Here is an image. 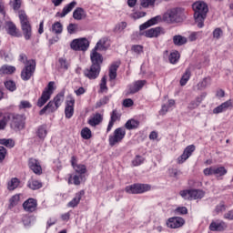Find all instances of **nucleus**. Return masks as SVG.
<instances>
[{
  "mask_svg": "<svg viewBox=\"0 0 233 233\" xmlns=\"http://www.w3.org/2000/svg\"><path fill=\"white\" fill-rule=\"evenodd\" d=\"M58 63L61 68H64V70H68V66H70V65L68 64V62H66L65 58H59Z\"/></svg>",
  "mask_w": 233,
  "mask_h": 233,
  "instance_id": "58",
  "label": "nucleus"
},
{
  "mask_svg": "<svg viewBox=\"0 0 233 233\" xmlns=\"http://www.w3.org/2000/svg\"><path fill=\"white\" fill-rule=\"evenodd\" d=\"M71 165L77 174L83 175L86 173V166L77 164V158L76 157H71Z\"/></svg>",
  "mask_w": 233,
  "mask_h": 233,
  "instance_id": "16",
  "label": "nucleus"
},
{
  "mask_svg": "<svg viewBox=\"0 0 233 233\" xmlns=\"http://www.w3.org/2000/svg\"><path fill=\"white\" fill-rule=\"evenodd\" d=\"M192 8L194 10L195 23L198 28L205 26V19H207V14L208 13V5L205 2H196L193 4Z\"/></svg>",
  "mask_w": 233,
  "mask_h": 233,
  "instance_id": "1",
  "label": "nucleus"
},
{
  "mask_svg": "<svg viewBox=\"0 0 233 233\" xmlns=\"http://www.w3.org/2000/svg\"><path fill=\"white\" fill-rule=\"evenodd\" d=\"M23 208L25 212H35V208H37V200L35 198H28L23 203Z\"/></svg>",
  "mask_w": 233,
  "mask_h": 233,
  "instance_id": "15",
  "label": "nucleus"
},
{
  "mask_svg": "<svg viewBox=\"0 0 233 233\" xmlns=\"http://www.w3.org/2000/svg\"><path fill=\"white\" fill-rule=\"evenodd\" d=\"M88 46H90V42L86 38H76L70 44V47L75 51L86 52Z\"/></svg>",
  "mask_w": 233,
  "mask_h": 233,
  "instance_id": "6",
  "label": "nucleus"
},
{
  "mask_svg": "<svg viewBox=\"0 0 233 233\" xmlns=\"http://www.w3.org/2000/svg\"><path fill=\"white\" fill-rule=\"evenodd\" d=\"M19 199H21V198L19 197V195H15V196H13V197L9 199V208H14V207H15V206L19 203Z\"/></svg>",
  "mask_w": 233,
  "mask_h": 233,
  "instance_id": "49",
  "label": "nucleus"
},
{
  "mask_svg": "<svg viewBox=\"0 0 233 233\" xmlns=\"http://www.w3.org/2000/svg\"><path fill=\"white\" fill-rule=\"evenodd\" d=\"M117 68H119V62H114L109 67V79L114 81L117 77Z\"/></svg>",
  "mask_w": 233,
  "mask_h": 233,
  "instance_id": "24",
  "label": "nucleus"
},
{
  "mask_svg": "<svg viewBox=\"0 0 233 233\" xmlns=\"http://www.w3.org/2000/svg\"><path fill=\"white\" fill-rule=\"evenodd\" d=\"M51 32L56 34V35L63 34V24L61 22H55L51 26Z\"/></svg>",
  "mask_w": 233,
  "mask_h": 233,
  "instance_id": "30",
  "label": "nucleus"
},
{
  "mask_svg": "<svg viewBox=\"0 0 233 233\" xmlns=\"http://www.w3.org/2000/svg\"><path fill=\"white\" fill-rule=\"evenodd\" d=\"M9 121H10V116L8 115V113L3 114V112H0V130H5Z\"/></svg>",
  "mask_w": 233,
  "mask_h": 233,
  "instance_id": "28",
  "label": "nucleus"
},
{
  "mask_svg": "<svg viewBox=\"0 0 233 233\" xmlns=\"http://www.w3.org/2000/svg\"><path fill=\"white\" fill-rule=\"evenodd\" d=\"M53 101L55 102L56 106H57V108H59V106H61V105H63V101H65V92H60L59 94H57Z\"/></svg>",
  "mask_w": 233,
  "mask_h": 233,
  "instance_id": "38",
  "label": "nucleus"
},
{
  "mask_svg": "<svg viewBox=\"0 0 233 233\" xmlns=\"http://www.w3.org/2000/svg\"><path fill=\"white\" fill-rule=\"evenodd\" d=\"M147 85V80H137L132 85L129 86V93L130 94H137L139 92L141 88H143Z\"/></svg>",
  "mask_w": 233,
  "mask_h": 233,
  "instance_id": "19",
  "label": "nucleus"
},
{
  "mask_svg": "<svg viewBox=\"0 0 233 233\" xmlns=\"http://www.w3.org/2000/svg\"><path fill=\"white\" fill-rule=\"evenodd\" d=\"M106 44V41L105 39H100L96 46L94 47L93 51L97 52V50H99L100 52H102L103 50H106V47L105 46V45Z\"/></svg>",
  "mask_w": 233,
  "mask_h": 233,
  "instance_id": "44",
  "label": "nucleus"
},
{
  "mask_svg": "<svg viewBox=\"0 0 233 233\" xmlns=\"http://www.w3.org/2000/svg\"><path fill=\"white\" fill-rule=\"evenodd\" d=\"M78 25L76 24H69L67 25V32L68 34H76L77 32Z\"/></svg>",
  "mask_w": 233,
  "mask_h": 233,
  "instance_id": "55",
  "label": "nucleus"
},
{
  "mask_svg": "<svg viewBox=\"0 0 233 233\" xmlns=\"http://www.w3.org/2000/svg\"><path fill=\"white\" fill-rule=\"evenodd\" d=\"M83 196H85V191H83V190L76 193L75 198L70 202H68L67 207H69V208H75V207H77V205H79V202L81 201V198H83Z\"/></svg>",
  "mask_w": 233,
  "mask_h": 233,
  "instance_id": "23",
  "label": "nucleus"
},
{
  "mask_svg": "<svg viewBox=\"0 0 233 233\" xmlns=\"http://www.w3.org/2000/svg\"><path fill=\"white\" fill-rule=\"evenodd\" d=\"M183 225H185V218L180 217H172L167 221L168 228H181Z\"/></svg>",
  "mask_w": 233,
  "mask_h": 233,
  "instance_id": "10",
  "label": "nucleus"
},
{
  "mask_svg": "<svg viewBox=\"0 0 233 233\" xmlns=\"http://www.w3.org/2000/svg\"><path fill=\"white\" fill-rule=\"evenodd\" d=\"M102 121L103 116H101V114L96 113L92 118L88 120V124L91 127H97V125H99V123H101Z\"/></svg>",
  "mask_w": 233,
  "mask_h": 233,
  "instance_id": "31",
  "label": "nucleus"
},
{
  "mask_svg": "<svg viewBox=\"0 0 233 233\" xmlns=\"http://www.w3.org/2000/svg\"><path fill=\"white\" fill-rule=\"evenodd\" d=\"M173 43L176 46H183V45H187V37L177 35L173 36Z\"/></svg>",
  "mask_w": 233,
  "mask_h": 233,
  "instance_id": "33",
  "label": "nucleus"
},
{
  "mask_svg": "<svg viewBox=\"0 0 233 233\" xmlns=\"http://www.w3.org/2000/svg\"><path fill=\"white\" fill-rule=\"evenodd\" d=\"M156 0H143L141 2V6L143 8H148V6H154Z\"/></svg>",
  "mask_w": 233,
  "mask_h": 233,
  "instance_id": "54",
  "label": "nucleus"
},
{
  "mask_svg": "<svg viewBox=\"0 0 233 233\" xmlns=\"http://www.w3.org/2000/svg\"><path fill=\"white\" fill-rule=\"evenodd\" d=\"M152 190V186L148 184H133L126 187V192L127 194H145Z\"/></svg>",
  "mask_w": 233,
  "mask_h": 233,
  "instance_id": "5",
  "label": "nucleus"
},
{
  "mask_svg": "<svg viewBox=\"0 0 233 233\" xmlns=\"http://www.w3.org/2000/svg\"><path fill=\"white\" fill-rule=\"evenodd\" d=\"M5 157H6V148L3 146H0V163L5 161Z\"/></svg>",
  "mask_w": 233,
  "mask_h": 233,
  "instance_id": "59",
  "label": "nucleus"
},
{
  "mask_svg": "<svg viewBox=\"0 0 233 233\" xmlns=\"http://www.w3.org/2000/svg\"><path fill=\"white\" fill-rule=\"evenodd\" d=\"M5 86L7 90H10V92H14L17 88L15 83L12 80L5 82Z\"/></svg>",
  "mask_w": 233,
  "mask_h": 233,
  "instance_id": "52",
  "label": "nucleus"
},
{
  "mask_svg": "<svg viewBox=\"0 0 233 233\" xmlns=\"http://www.w3.org/2000/svg\"><path fill=\"white\" fill-rule=\"evenodd\" d=\"M76 5H77V2L73 1L70 4H68L67 5H66L63 8L62 13L59 15V17H66L67 15V14H70L71 10H74V8H76Z\"/></svg>",
  "mask_w": 233,
  "mask_h": 233,
  "instance_id": "29",
  "label": "nucleus"
},
{
  "mask_svg": "<svg viewBox=\"0 0 233 233\" xmlns=\"http://www.w3.org/2000/svg\"><path fill=\"white\" fill-rule=\"evenodd\" d=\"M0 145H3L7 148H14L15 147V142L12 138H0Z\"/></svg>",
  "mask_w": 233,
  "mask_h": 233,
  "instance_id": "37",
  "label": "nucleus"
},
{
  "mask_svg": "<svg viewBox=\"0 0 233 233\" xmlns=\"http://www.w3.org/2000/svg\"><path fill=\"white\" fill-rule=\"evenodd\" d=\"M123 106H125L126 108H130V106H134V100H132V98H126L123 101Z\"/></svg>",
  "mask_w": 233,
  "mask_h": 233,
  "instance_id": "62",
  "label": "nucleus"
},
{
  "mask_svg": "<svg viewBox=\"0 0 233 233\" xmlns=\"http://www.w3.org/2000/svg\"><path fill=\"white\" fill-rule=\"evenodd\" d=\"M18 17L20 19L21 29L23 32V35L25 41H30L32 39V25L30 24V20L28 19V15L23 10L18 12Z\"/></svg>",
  "mask_w": 233,
  "mask_h": 233,
  "instance_id": "2",
  "label": "nucleus"
},
{
  "mask_svg": "<svg viewBox=\"0 0 233 233\" xmlns=\"http://www.w3.org/2000/svg\"><path fill=\"white\" fill-rule=\"evenodd\" d=\"M90 57L92 66L101 67V65L103 64V56H101V54L97 53V51L92 50Z\"/></svg>",
  "mask_w": 233,
  "mask_h": 233,
  "instance_id": "18",
  "label": "nucleus"
},
{
  "mask_svg": "<svg viewBox=\"0 0 233 233\" xmlns=\"http://www.w3.org/2000/svg\"><path fill=\"white\" fill-rule=\"evenodd\" d=\"M119 119H121V114H119L116 109H114L111 113V118L108 123L106 132H110V130H112V127H114V123H116V121H119Z\"/></svg>",
  "mask_w": 233,
  "mask_h": 233,
  "instance_id": "21",
  "label": "nucleus"
},
{
  "mask_svg": "<svg viewBox=\"0 0 233 233\" xmlns=\"http://www.w3.org/2000/svg\"><path fill=\"white\" fill-rule=\"evenodd\" d=\"M20 183L17 177L12 178L7 184L8 190H15Z\"/></svg>",
  "mask_w": 233,
  "mask_h": 233,
  "instance_id": "42",
  "label": "nucleus"
},
{
  "mask_svg": "<svg viewBox=\"0 0 233 233\" xmlns=\"http://www.w3.org/2000/svg\"><path fill=\"white\" fill-rule=\"evenodd\" d=\"M202 101H203V96H198L195 100L190 102L187 108L189 110H194L198 108L199 105H201Z\"/></svg>",
  "mask_w": 233,
  "mask_h": 233,
  "instance_id": "39",
  "label": "nucleus"
},
{
  "mask_svg": "<svg viewBox=\"0 0 233 233\" xmlns=\"http://www.w3.org/2000/svg\"><path fill=\"white\" fill-rule=\"evenodd\" d=\"M76 105V99L72 96H68L66 102L65 114L67 119H70L74 116V106Z\"/></svg>",
  "mask_w": 233,
  "mask_h": 233,
  "instance_id": "12",
  "label": "nucleus"
},
{
  "mask_svg": "<svg viewBox=\"0 0 233 233\" xmlns=\"http://www.w3.org/2000/svg\"><path fill=\"white\" fill-rule=\"evenodd\" d=\"M225 210H227V206L225 205V202H220L215 208V212L217 214L225 212Z\"/></svg>",
  "mask_w": 233,
  "mask_h": 233,
  "instance_id": "53",
  "label": "nucleus"
},
{
  "mask_svg": "<svg viewBox=\"0 0 233 233\" xmlns=\"http://www.w3.org/2000/svg\"><path fill=\"white\" fill-rule=\"evenodd\" d=\"M15 72V66L4 65L0 67V76H10Z\"/></svg>",
  "mask_w": 233,
  "mask_h": 233,
  "instance_id": "25",
  "label": "nucleus"
},
{
  "mask_svg": "<svg viewBox=\"0 0 233 233\" xmlns=\"http://www.w3.org/2000/svg\"><path fill=\"white\" fill-rule=\"evenodd\" d=\"M5 28L7 30V34L9 35H13L14 37H17V27L14 22H5Z\"/></svg>",
  "mask_w": 233,
  "mask_h": 233,
  "instance_id": "26",
  "label": "nucleus"
},
{
  "mask_svg": "<svg viewBox=\"0 0 233 233\" xmlns=\"http://www.w3.org/2000/svg\"><path fill=\"white\" fill-rule=\"evenodd\" d=\"M57 106H56V103L54 102V100H51L48 102V104L44 106L41 110H40V116H43V114H45L46 112V110H48V112H56V110H57Z\"/></svg>",
  "mask_w": 233,
  "mask_h": 233,
  "instance_id": "27",
  "label": "nucleus"
},
{
  "mask_svg": "<svg viewBox=\"0 0 233 233\" xmlns=\"http://www.w3.org/2000/svg\"><path fill=\"white\" fill-rule=\"evenodd\" d=\"M211 79L210 77H205L201 82L198 83V86L201 90L207 88V86H210Z\"/></svg>",
  "mask_w": 233,
  "mask_h": 233,
  "instance_id": "46",
  "label": "nucleus"
},
{
  "mask_svg": "<svg viewBox=\"0 0 233 233\" xmlns=\"http://www.w3.org/2000/svg\"><path fill=\"white\" fill-rule=\"evenodd\" d=\"M27 187H29L31 190H39V188L43 187V184H41V182L38 180L31 179L28 181Z\"/></svg>",
  "mask_w": 233,
  "mask_h": 233,
  "instance_id": "40",
  "label": "nucleus"
},
{
  "mask_svg": "<svg viewBox=\"0 0 233 233\" xmlns=\"http://www.w3.org/2000/svg\"><path fill=\"white\" fill-rule=\"evenodd\" d=\"M205 191L201 189H191V201L194 199H203Z\"/></svg>",
  "mask_w": 233,
  "mask_h": 233,
  "instance_id": "32",
  "label": "nucleus"
},
{
  "mask_svg": "<svg viewBox=\"0 0 233 233\" xmlns=\"http://www.w3.org/2000/svg\"><path fill=\"white\" fill-rule=\"evenodd\" d=\"M179 196L187 201H192V189L181 190Z\"/></svg>",
  "mask_w": 233,
  "mask_h": 233,
  "instance_id": "41",
  "label": "nucleus"
},
{
  "mask_svg": "<svg viewBox=\"0 0 233 233\" xmlns=\"http://www.w3.org/2000/svg\"><path fill=\"white\" fill-rule=\"evenodd\" d=\"M125 136H127V130L125 127H117L115 129L113 135L109 136V146L116 147V145H119V143L125 139Z\"/></svg>",
  "mask_w": 233,
  "mask_h": 233,
  "instance_id": "4",
  "label": "nucleus"
},
{
  "mask_svg": "<svg viewBox=\"0 0 233 233\" xmlns=\"http://www.w3.org/2000/svg\"><path fill=\"white\" fill-rule=\"evenodd\" d=\"M145 163V157L137 155L135 158L132 160V166L133 167H139V165H143Z\"/></svg>",
  "mask_w": 233,
  "mask_h": 233,
  "instance_id": "47",
  "label": "nucleus"
},
{
  "mask_svg": "<svg viewBox=\"0 0 233 233\" xmlns=\"http://www.w3.org/2000/svg\"><path fill=\"white\" fill-rule=\"evenodd\" d=\"M35 72V61L29 60L27 62V66H25V67L21 72V77L23 81L30 80V77L34 76Z\"/></svg>",
  "mask_w": 233,
  "mask_h": 233,
  "instance_id": "8",
  "label": "nucleus"
},
{
  "mask_svg": "<svg viewBox=\"0 0 233 233\" xmlns=\"http://www.w3.org/2000/svg\"><path fill=\"white\" fill-rule=\"evenodd\" d=\"M137 127H139V121L136 119H129L125 124V127L127 128V130H134L137 128Z\"/></svg>",
  "mask_w": 233,
  "mask_h": 233,
  "instance_id": "35",
  "label": "nucleus"
},
{
  "mask_svg": "<svg viewBox=\"0 0 233 233\" xmlns=\"http://www.w3.org/2000/svg\"><path fill=\"white\" fill-rule=\"evenodd\" d=\"M85 77L87 79H97L99 77V74L101 73V66H92L84 69L83 71Z\"/></svg>",
  "mask_w": 233,
  "mask_h": 233,
  "instance_id": "9",
  "label": "nucleus"
},
{
  "mask_svg": "<svg viewBox=\"0 0 233 233\" xmlns=\"http://www.w3.org/2000/svg\"><path fill=\"white\" fill-rule=\"evenodd\" d=\"M227 174V168L225 167H214V176L217 177H221Z\"/></svg>",
  "mask_w": 233,
  "mask_h": 233,
  "instance_id": "45",
  "label": "nucleus"
},
{
  "mask_svg": "<svg viewBox=\"0 0 233 233\" xmlns=\"http://www.w3.org/2000/svg\"><path fill=\"white\" fill-rule=\"evenodd\" d=\"M177 61H179V52L175 51L169 55V62L172 65H176V63H177Z\"/></svg>",
  "mask_w": 233,
  "mask_h": 233,
  "instance_id": "50",
  "label": "nucleus"
},
{
  "mask_svg": "<svg viewBox=\"0 0 233 233\" xmlns=\"http://www.w3.org/2000/svg\"><path fill=\"white\" fill-rule=\"evenodd\" d=\"M46 136H48V129L46 125H41L36 129V137L40 141H45L46 139Z\"/></svg>",
  "mask_w": 233,
  "mask_h": 233,
  "instance_id": "22",
  "label": "nucleus"
},
{
  "mask_svg": "<svg viewBox=\"0 0 233 233\" xmlns=\"http://www.w3.org/2000/svg\"><path fill=\"white\" fill-rule=\"evenodd\" d=\"M224 219H228L229 221H233V209L224 214Z\"/></svg>",
  "mask_w": 233,
  "mask_h": 233,
  "instance_id": "64",
  "label": "nucleus"
},
{
  "mask_svg": "<svg viewBox=\"0 0 233 233\" xmlns=\"http://www.w3.org/2000/svg\"><path fill=\"white\" fill-rule=\"evenodd\" d=\"M10 5L13 10H15V12H17V10L21 8V0H13V2H10Z\"/></svg>",
  "mask_w": 233,
  "mask_h": 233,
  "instance_id": "56",
  "label": "nucleus"
},
{
  "mask_svg": "<svg viewBox=\"0 0 233 233\" xmlns=\"http://www.w3.org/2000/svg\"><path fill=\"white\" fill-rule=\"evenodd\" d=\"M196 150V146L194 145H190L187 146L185 149L183 154L177 157V163L179 165L183 164L184 162L187 161V159H188V157H190V156H192V153Z\"/></svg>",
  "mask_w": 233,
  "mask_h": 233,
  "instance_id": "13",
  "label": "nucleus"
},
{
  "mask_svg": "<svg viewBox=\"0 0 233 233\" xmlns=\"http://www.w3.org/2000/svg\"><path fill=\"white\" fill-rule=\"evenodd\" d=\"M54 85H56V83L49 82L47 86L43 91V93H46V94L49 95V96L52 97V94H54Z\"/></svg>",
  "mask_w": 233,
  "mask_h": 233,
  "instance_id": "51",
  "label": "nucleus"
},
{
  "mask_svg": "<svg viewBox=\"0 0 233 233\" xmlns=\"http://www.w3.org/2000/svg\"><path fill=\"white\" fill-rule=\"evenodd\" d=\"M28 167L30 170L36 174L37 176H41L43 174V167H41V163L39 160L35 158H29Z\"/></svg>",
  "mask_w": 233,
  "mask_h": 233,
  "instance_id": "11",
  "label": "nucleus"
},
{
  "mask_svg": "<svg viewBox=\"0 0 233 233\" xmlns=\"http://www.w3.org/2000/svg\"><path fill=\"white\" fill-rule=\"evenodd\" d=\"M188 79H190V69H186L184 75L182 76L180 79V86H185L187 83H188Z\"/></svg>",
  "mask_w": 233,
  "mask_h": 233,
  "instance_id": "43",
  "label": "nucleus"
},
{
  "mask_svg": "<svg viewBox=\"0 0 233 233\" xmlns=\"http://www.w3.org/2000/svg\"><path fill=\"white\" fill-rule=\"evenodd\" d=\"M10 116V127L13 130H23L25 128V119L21 115L8 113Z\"/></svg>",
  "mask_w": 233,
  "mask_h": 233,
  "instance_id": "7",
  "label": "nucleus"
},
{
  "mask_svg": "<svg viewBox=\"0 0 233 233\" xmlns=\"http://www.w3.org/2000/svg\"><path fill=\"white\" fill-rule=\"evenodd\" d=\"M73 17L76 21H81L83 17H85V9L81 7H77L74 12H73Z\"/></svg>",
  "mask_w": 233,
  "mask_h": 233,
  "instance_id": "34",
  "label": "nucleus"
},
{
  "mask_svg": "<svg viewBox=\"0 0 233 233\" xmlns=\"http://www.w3.org/2000/svg\"><path fill=\"white\" fill-rule=\"evenodd\" d=\"M183 10L181 8H174L166 12L161 17L165 23H181L183 19Z\"/></svg>",
  "mask_w": 233,
  "mask_h": 233,
  "instance_id": "3",
  "label": "nucleus"
},
{
  "mask_svg": "<svg viewBox=\"0 0 233 233\" xmlns=\"http://www.w3.org/2000/svg\"><path fill=\"white\" fill-rule=\"evenodd\" d=\"M161 21V15H157L151 19H149L147 22L140 25L139 30H147V28H149V26H154V25H157Z\"/></svg>",
  "mask_w": 233,
  "mask_h": 233,
  "instance_id": "20",
  "label": "nucleus"
},
{
  "mask_svg": "<svg viewBox=\"0 0 233 233\" xmlns=\"http://www.w3.org/2000/svg\"><path fill=\"white\" fill-rule=\"evenodd\" d=\"M223 35V30L221 28L218 27L213 31V37L215 39H219Z\"/></svg>",
  "mask_w": 233,
  "mask_h": 233,
  "instance_id": "60",
  "label": "nucleus"
},
{
  "mask_svg": "<svg viewBox=\"0 0 233 233\" xmlns=\"http://www.w3.org/2000/svg\"><path fill=\"white\" fill-rule=\"evenodd\" d=\"M222 106H224V110L227 112V110H232L233 108V100L229 99L224 103H222Z\"/></svg>",
  "mask_w": 233,
  "mask_h": 233,
  "instance_id": "57",
  "label": "nucleus"
},
{
  "mask_svg": "<svg viewBox=\"0 0 233 233\" xmlns=\"http://www.w3.org/2000/svg\"><path fill=\"white\" fill-rule=\"evenodd\" d=\"M81 137H83V139H90V137H92V131L90 130V128L84 127L81 130Z\"/></svg>",
  "mask_w": 233,
  "mask_h": 233,
  "instance_id": "48",
  "label": "nucleus"
},
{
  "mask_svg": "<svg viewBox=\"0 0 233 233\" xmlns=\"http://www.w3.org/2000/svg\"><path fill=\"white\" fill-rule=\"evenodd\" d=\"M50 95L47 93H42L41 97L38 98V101L36 103L37 106L41 108L42 106H45V104L50 99Z\"/></svg>",
  "mask_w": 233,
  "mask_h": 233,
  "instance_id": "36",
  "label": "nucleus"
},
{
  "mask_svg": "<svg viewBox=\"0 0 233 233\" xmlns=\"http://www.w3.org/2000/svg\"><path fill=\"white\" fill-rule=\"evenodd\" d=\"M108 101H110V98H109L108 96H104L103 98H101V99L96 103L97 108L103 106V105H106V103H108Z\"/></svg>",
  "mask_w": 233,
  "mask_h": 233,
  "instance_id": "61",
  "label": "nucleus"
},
{
  "mask_svg": "<svg viewBox=\"0 0 233 233\" xmlns=\"http://www.w3.org/2000/svg\"><path fill=\"white\" fill-rule=\"evenodd\" d=\"M161 34H165V31L163 30V28L155 27V28H151L145 31L144 33H142V35L152 38V37H159Z\"/></svg>",
  "mask_w": 233,
  "mask_h": 233,
  "instance_id": "17",
  "label": "nucleus"
},
{
  "mask_svg": "<svg viewBox=\"0 0 233 233\" xmlns=\"http://www.w3.org/2000/svg\"><path fill=\"white\" fill-rule=\"evenodd\" d=\"M132 50L135 52V54H143V46L135 45L132 46Z\"/></svg>",
  "mask_w": 233,
  "mask_h": 233,
  "instance_id": "63",
  "label": "nucleus"
},
{
  "mask_svg": "<svg viewBox=\"0 0 233 233\" xmlns=\"http://www.w3.org/2000/svg\"><path fill=\"white\" fill-rule=\"evenodd\" d=\"M227 228V223L223 220L212 221L209 225V230L212 232H223Z\"/></svg>",
  "mask_w": 233,
  "mask_h": 233,
  "instance_id": "14",
  "label": "nucleus"
}]
</instances>
